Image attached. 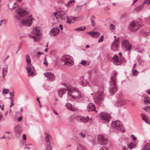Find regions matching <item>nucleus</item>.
Masks as SVG:
<instances>
[{
    "label": "nucleus",
    "mask_w": 150,
    "mask_h": 150,
    "mask_svg": "<svg viewBox=\"0 0 150 150\" xmlns=\"http://www.w3.org/2000/svg\"><path fill=\"white\" fill-rule=\"evenodd\" d=\"M16 13L19 16L26 17L21 21L22 25L29 26L31 25L33 22V18L30 12L28 11L21 8L17 9L16 10Z\"/></svg>",
    "instance_id": "obj_1"
},
{
    "label": "nucleus",
    "mask_w": 150,
    "mask_h": 150,
    "mask_svg": "<svg viewBox=\"0 0 150 150\" xmlns=\"http://www.w3.org/2000/svg\"><path fill=\"white\" fill-rule=\"evenodd\" d=\"M64 86H65L68 91L67 95L69 96H71L73 99H77L81 97V93L78 89L71 86H67L66 83Z\"/></svg>",
    "instance_id": "obj_2"
},
{
    "label": "nucleus",
    "mask_w": 150,
    "mask_h": 150,
    "mask_svg": "<svg viewBox=\"0 0 150 150\" xmlns=\"http://www.w3.org/2000/svg\"><path fill=\"white\" fill-rule=\"evenodd\" d=\"M117 75V73H115L111 77V79L110 80V90L111 93L113 94L116 93L118 90V87L116 83V80Z\"/></svg>",
    "instance_id": "obj_3"
},
{
    "label": "nucleus",
    "mask_w": 150,
    "mask_h": 150,
    "mask_svg": "<svg viewBox=\"0 0 150 150\" xmlns=\"http://www.w3.org/2000/svg\"><path fill=\"white\" fill-rule=\"evenodd\" d=\"M98 92L95 93L94 95V100L95 103L99 104L104 99L105 94L103 93V89L102 88Z\"/></svg>",
    "instance_id": "obj_4"
},
{
    "label": "nucleus",
    "mask_w": 150,
    "mask_h": 150,
    "mask_svg": "<svg viewBox=\"0 0 150 150\" xmlns=\"http://www.w3.org/2000/svg\"><path fill=\"white\" fill-rule=\"evenodd\" d=\"M26 62L28 65L26 67V69L29 76L32 75L35 72V68L30 63V59L29 55L27 54L25 56Z\"/></svg>",
    "instance_id": "obj_5"
},
{
    "label": "nucleus",
    "mask_w": 150,
    "mask_h": 150,
    "mask_svg": "<svg viewBox=\"0 0 150 150\" xmlns=\"http://www.w3.org/2000/svg\"><path fill=\"white\" fill-rule=\"evenodd\" d=\"M33 35H29V37L33 38L35 42L38 40L40 39L39 37L41 34V33L40 29L38 28H33L32 32Z\"/></svg>",
    "instance_id": "obj_6"
},
{
    "label": "nucleus",
    "mask_w": 150,
    "mask_h": 150,
    "mask_svg": "<svg viewBox=\"0 0 150 150\" xmlns=\"http://www.w3.org/2000/svg\"><path fill=\"white\" fill-rule=\"evenodd\" d=\"M61 61L64 62V64L68 66H71L74 63L72 57L68 55L63 56L61 58Z\"/></svg>",
    "instance_id": "obj_7"
},
{
    "label": "nucleus",
    "mask_w": 150,
    "mask_h": 150,
    "mask_svg": "<svg viewBox=\"0 0 150 150\" xmlns=\"http://www.w3.org/2000/svg\"><path fill=\"white\" fill-rule=\"evenodd\" d=\"M140 26V24L138 22L132 21L129 23L128 28L131 31H135L138 30Z\"/></svg>",
    "instance_id": "obj_8"
},
{
    "label": "nucleus",
    "mask_w": 150,
    "mask_h": 150,
    "mask_svg": "<svg viewBox=\"0 0 150 150\" xmlns=\"http://www.w3.org/2000/svg\"><path fill=\"white\" fill-rule=\"evenodd\" d=\"M112 126L119 131L124 132V129L123 128L122 123L118 120H116L112 123Z\"/></svg>",
    "instance_id": "obj_9"
},
{
    "label": "nucleus",
    "mask_w": 150,
    "mask_h": 150,
    "mask_svg": "<svg viewBox=\"0 0 150 150\" xmlns=\"http://www.w3.org/2000/svg\"><path fill=\"white\" fill-rule=\"evenodd\" d=\"M100 119L103 122H109L111 119L110 115L105 112H102L100 115Z\"/></svg>",
    "instance_id": "obj_10"
},
{
    "label": "nucleus",
    "mask_w": 150,
    "mask_h": 150,
    "mask_svg": "<svg viewBox=\"0 0 150 150\" xmlns=\"http://www.w3.org/2000/svg\"><path fill=\"white\" fill-rule=\"evenodd\" d=\"M123 59L122 58H120L119 59L116 54H115L111 60L112 62L117 65L121 64L123 62Z\"/></svg>",
    "instance_id": "obj_11"
},
{
    "label": "nucleus",
    "mask_w": 150,
    "mask_h": 150,
    "mask_svg": "<svg viewBox=\"0 0 150 150\" xmlns=\"http://www.w3.org/2000/svg\"><path fill=\"white\" fill-rule=\"evenodd\" d=\"M120 40V39L118 38L115 39L113 41L111 45V49L112 50L116 51L118 50Z\"/></svg>",
    "instance_id": "obj_12"
},
{
    "label": "nucleus",
    "mask_w": 150,
    "mask_h": 150,
    "mask_svg": "<svg viewBox=\"0 0 150 150\" xmlns=\"http://www.w3.org/2000/svg\"><path fill=\"white\" fill-rule=\"evenodd\" d=\"M98 143L101 145H105L107 143V139L104 136L100 135L98 136Z\"/></svg>",
    "instance_id": "obj_13"
},
{
    "label": "nucleus",
    "mask_w": 150,
    "mask_h": 150,
    "mask_svg": "<svg viewBox=\"0 0 150 150\" xmlns=\"http://www.w3.org/2000/svg\"><path fill=\"white\" fill-rule=\"evenodd\" d=\"M59 30L57 27H54L51 29L49 34L51 36H56L59 33Z\"/></svg>",
    "instance_id": "obj_14"
},
{
    "label": "nucleus",
    "mask_w": 150,
    "mask_h": 150,
    "mask_svg": "<svg viewBox=\"0 0 150 150\" xmlns=\"http://www.w3.org/2000/svg\"><path fill=\"white\" fill-rule=\"evenodd\" d=\"M44 74L50 81H53L55 79V76L51 72H46Z\"/></svg>",
    "instance_id": "obj_15"
},
{
    "label": "nucleus",
    "mask_w": 150,
    "mask_h": 150,
    "mask_svg": "<svg viewBox=\"0 0 150 150\" xmlns=\"http://www.w3.org/2000/svg\"><path fill=\"white\" fill-rule=\"evenodd\" d=\"M67 17L66 12L62 10L58 11V17L61 18L62 20H65Z\"/></svg>",
    "instance_id": "obj_16"
},
{
    "label": "nucleus",
    "mask_w": 150,
    "mask_h": 150,
    "mask_svg": "<svg viewBox=\"0 0 150 150\" xmlns=\"http://www.w3.org/2000/svg\"><path fill=\"white\" fill-rule=\"evenodd\" d=\"M87 110L88 112L95 111L97 112V111L96 110V107L94 104L92 103H89L87 106Z\"/></svg>",
    "instance_id": "obj_17"
},
{
    "label": "nucleus",
    "mask_w": 150,
    "mask_h": 150,
    "mask_svg": "<svg viewBox=\"0 0 150 150\" xmlns=\"http://www.w3.org/2000/svg\"><path fill=\"white\" fill-rule=\"evenodd\" d=\"M66 107L68 109L73 111H76L78 109L76 107L73 106L69 103H68L66 104Z\"/></svg>",
    "instance_id": "obj_18"
},
{
    "label": "nucleus",
    "mask_w": 150,
    "mask_h": 150,
    "mask_svg": "<svg viewBox=\"0 0 150 150\" xmlns=\"http://www.w3.org/2000/svg\"><path fill=\"white\" fill-rule=\"evenodd\" d=\"M46 136L45 137L44 142L45 144H50L51 140V136L48 133H45Z\"/></svg>",
    "instance_id": "obj_19"
},
{
    "label": "nucleus",
    "mask_w": 150,
    "mask_h": 150,
    "mask_svg": "<svg viewBox=\"0 0 150 150\" xmlns=\"http://www.w3.org/2000/svg\"><path fill=\"white\" fill-rule=\"evenodd\" d=\"M8 65L5 64L4 66V67L2 69V76L3 78H4L5 77V76L7 74L8 71Z\"/></svg>",
    "instance_id": "obj_20"
},
{
    "label": "nucleus",
    "mask_w": 150,
    "mask_h": 150,
    "mask_svg": "<svg viewBox=\"0 0 150 150\" xmlns=\"http://www.w3.org/2000/svg\"><path fill=\"white\" fill-rule=\"evenodd\" d=\"M14 131L15 133L20 135L21 132V129L19 125L16 126L14 128Z\"/></svg>",
    "instance_id": "obj_21"
},
{
    "label": "nucleus",
    "mask_w": 150,
    "mask_h": 150,
    "mask_svg": "<svg viewBox=\"0 0 150 150\" xmlns=\"http://www.w3.org/2000/svg\"><path fill=\"white\" fill-rule=\"evenodd\" d=\"M87 33L94 38H98L100 35V33L98 32H89Z\"/></svg>",
    "instance_id": "obj_22"
},
{
    "label": "nucleus",
    "mask_w": 150,
    "mask_h": 150,
    "mask_svg": "<svg viewBox=\"0 0 150 150\" xmlns=\"http://www.w3.org/2000/svg\"><path fill=\"white\" fill-rule=\"evenodd\" d=\"M142 116V119L147 123H148L150 124V122H148V117L145 114L144 115L142 114H141Z\"/></svg>",
    "instance_id": "obj_23"
},
{
    "label": "nucleus",
    "mask_w": 150,
    "mask_h": 150,
    "mask_svg": "<svg viewBox=\"0 0 150 150\" xmlns=\"http://www.w3.org/2000/svg\"><path fill=\"white\" fill-rule=\"evenodd\" d=\"M66 92V90L65 89H61L58 91V95L62 97V96Z\"/></svg>",
    "instance_id": "obj_24"
},
{
    "label": "nucleus",
    "mask_w": 150,
    "mask_h": 150,
    "mask_svg": "<svg viewBox=\"0 0 150 150\" xmlns=\"http://www.w3.org/2000/svg\"><path fill=\"white\" fill-rule=\"evenodd\" d=\"M80 120L83 123H86L89 120V118L88 116L83 117L80 118Z\"/></svg>",
    "instance_id": "obj_25"
},
{
    "label": "nucleus",
    "mask_w": 150,
    "mask_h": 150,
    "mask_svg": "<svg viewBox=\"0 0 150 150\" xmlns=\"http://www.w3.org/2000/svg\"><path fill=\"white\" fill-rule=\"evenodd\" d=\"M142 150H150V143L146 144L142 149Z\"/></svg>",
    "instance_id": "obj_26"
},
{
    "label": "nucleus",
    "mask_w": 150,
    "mask_h": 150,
    "mask_svg": "<svg viewBox=\"0 0 150 150\" xmlns=\"http://www.w3.org/2000/svg\"><path fill=\"white\" fill-rule=\"evenodd\" d=\"M75 1L74 0H70L67 3V4H65V6L67 7L71 6L73 3H74Z\"/></svg>",
    "instance_id": "obj_27"
},
{
    "label": "nucleus",
    "mask_w": 150,
    "mask_h": 150,
    "mask_svg": "<svg viewBox=\"0 0 150 150\" xmlns=\"http://www.w3.org/2000/svg\"><path fill=\"white\" fill-rule=\"evenodd\" d=\"M80 84L83 86H85L88 84V82L86 80H83L80 82Z\"/></svg>",
    "instance_id": "obj_28"
},
{
    "label": "nucleus",
    "mask_w": 150,
    "mask_h": 150,
    "mask_svg": "<svg viewBox=\"0 0 150 150\" xmlns=\"http://www.w3.org/2000/svg\"><path fill=\"white\" fill-rule=\"evenodd\" d=\"M144 103L145 104L148 103H150V98L148 96L145 97L144 100Z\"/></svg>",
    "instance_id": "obj_29"
},
{
    "label": "nucleus",
    "mask_w": 150,
    "mask_h": 150,
    "mask_svg": "<svg viewBox=\"0 0 150 150\" xmlns=\"http://www.w3.org/2000/svg\"><path fill=\"white\" fill-rule=\"evenodd\" d=\"M144 4H142L139 5V6L136 7L134 9L138 11L141 10L144 7Z\"/></svg>",
    "instance_id": "obj_30"
},
{
    "label": "nucleus",
    "mask_w": 150,
    "mask_h": 150,
    "mask_svg": "<svg viewBox=\"0 0 150 150\" xmlns=\"http://www.w3.org/2000/svg\"><path fill=\"white\" fill-rule=\"evenodd\" d=\"M136 146L135 143H131L127 145L128 147L130 149H132L134 148Z\"/></svg>",
    "instance_id": "obj_31"
},
{
    "label": "nucleus",
    "mask_w": 150,
    "mask_h": 150,
    "mask_svg": "<svg viewBox=\"0 0 150 150\" xmlns=\"http://www.w3.org/2000/svg\"><path fill=\"white\" fill-rule=\"evenodd\" d=\"M77 150H86L85 147L81 144H79L77 148Z\"/></svg>",
    "instance_id": "obj_32"
},
{
    "label": "nucleus",
    "mask_w": 150,
    "mask_h": 150,
    "mask_svg": "<svg viewBox=\"0 0 150 150\" xmlns=\"http://www.w3.org/2000/svg\"><path fill=\"white\" fill-rule=\"evenodd\" d=\"M86 29L85 26H83L81 27H80L79 28H75L74 30L77 31H83Z\"/></svg>",
    "instance_id": "obj_33"
},
{
    "label": "nucleus",
    "mask_w": 150,
    "mask_h": 150,
    "mask_svg": "<svg viewBox=\"0 0 150 150\" xmlns=\"http://www.w3.org/2000/svg\"><path fill=\"white\" fill-rule=\"evenodd\" d=\"M125 46L126 50L128 51L129 52L131 51V49L132 47L131 44L129 43L128 44H126Z\"/></svg>",
    "instance_id": "obj_34"
},
{
    "label": "nucleus",
    "mask_w": 150,
    "mask_h": 150,
    "mask_svg": "<svg viewBox=\"0 0 150 150\" xmlns=\"http://www.w3.org/2000/svg\"><path fill=\"white\" fill-rule=\"evenodd\" d=\"M121 43L122 45H125L126 44H129L128 41L127 40H122V41Z\"/></svg>",
    "instance_id": "obj_35"
},
{
    "label": "nucleus",
    "mask_w": 150,
    "mask_h": 150,
    "mask_svg": "<svg viewBox=\"0 0 150 150\" xmlns=\"http://www.w3.org/2000/svg\"><path fill=\"white\" fill-rule=\"evenodd\" d=\"M110 28L111 30H113L115 29V26L113 24H111L110 26Z\"/></svg>",
    "instance_id": "obj_36"
},
{
    "label": "nucleus",
    "mask_w": 150,
    "mask_h": 150,
    "mask_svg": "<svg viewBox=\"0 0 150 150\" xmlns=\"http://www.w3.org/2000/svg\"><path fill=\"white\" fill-rule=\"evenodd\" d=\"M11 5L10 4H9L8 5V8L10 9H13L15 8H16V6H15L14 5H16V3H15L13 4V6L12 7H10V5Z\"/></svg>",
    "instance_id": "obj_37"
},
{
    "label": "nucleus",
    "mask_w": 150,
    "mask_h": 150,
    "mask_svg": "<svg viewBox=\"0 0 150 150\" xmlns=\"http://www.w3.org/2000/svg\"><path fill=\"white\" fill-rule=\"evenodd\" d=\"M144 110L148 112H150V107H145L144 108Z\"/></svg>",
    "instance_id": "obj_38"
},
{
    "label": "nucleus",
    "mask_w": 150,
    "mask_h": 150,
    "mask_svg": "<svg viewBox=\"0 0 150 150\" xmlns=\"http://www.w3.org/2000/svg\"><path fill=\"white\" fill-rule=\"evenodd\" d=\"M144 4H147L148 5H149L150 4V0H144Z\"/></svg>",
    "instance_id": "obj_39"
},
{
    "label": "nucleus",
    "mask_w": 150,
    "mask_h": 150,
    "mask_svg": "<svg viewBox=\"0 0 150 150\" xmlns=\"http://www.w3.org/2000/svg\"><path fill=\"white\" fill-rule=\"evenodd\" d=\"M66 18L67 19L66 23L68 24H70L71 23V21L69 17L68 16H67V17Z\"/></svg>",
    "instance_id": "obj_40"
},
{
    "label": "nucleus",
    "mask_w": 150,
    "mask_h": 150,
    "mask_svg": "<svg viewBox=\"0 0 150 150\" xmlns=\"http://www.w3.org/2000/svg\"><path fill=\"white\" fill-rule=\"evenodd\" d=\"M9 91L8 89H4L3 91V93L6 94L8 93Z\"/></svg>",
    "instance_id": "obj_41"
},
{
    "label": "nucleus",
    "mask_w": 150,
    "mask_h": 150,
    "mask_svg": "<svg viewBox=\"0 0 150 150\" xmlns=\"http://www.w3.org/2000/svg\"><path fill=\"white\" fill-rule=\"evenodd\" d=\"M138 74L137 71L136 70H134L133 73V75L134 76H136Z\"/></svg>",
    "instance_id": "obj_42"
},
{
    "label": "nucleus",
    "mask_w": 150,
    "mask_h": 150,
    "mask_svg": "<svg viewBox=\"0 0 150 150\" xmlns=\"http://www.w3.org/2000/svg\"><path fill=\"white\" fill-rule=\"evenodd\" d=\"M48 145L47 147L46 150H51L52 149V147L50 145V144H47Z\"/></svg>",
    "instance_id": "obj_43"
},
{
    "label": "nucleus",
    "mask_w": 150,
    "mask_h": 150,
    "mask_svg": "<svg viewBox=\"0 0 150 150\" xmlns=\"http://www.w3.org/2000/svg\"><path fill=\"white\" fill-rule=\"evenodd\" d=\"M100 150H109L108 148L105 146H103L100 149Z\"/></svg>",
    "instance_id": "obj_44"
},
{
    "label": "nucleus",
    "mask_w": 150,
    "mask_h": 150,
    "mask_svg": "<svg viewBox=\"0 0 150 150\" xmlns=\"http://www.w3.org/2000/svg\"><path fill=\"white\" fill-rule=\"evenodd\" d=\"M91 22L92 26L93 27H95L96 25V24L94 21V20H91Z\"/></svg>",
    "instance_id": "obj_45"
},
{
    "label": "nucleus",
    "mask_w": 150,
    "mask_h": 150,
    "mask_svg": "<svg viewBox=\"0 0 150 150\" xmlns=\"http://www.w3.org/2000/svg\"><path fill=\"white\" fill-rule=\"evenodd\" d=\"M104 39V36L103 35H102L100 38V39L98 40V42H101L103 41Z\"/></svg>",
    "instance_id": "obj_46"
},
{
    "label": "nucleus",
    "mask_w": 150,
    "mask_h": 150,
    "mask_svg": "<svg viewBox=\"0 0 150 150\" xmlns=\"http://www.w3.org/2000/svg\"><path fill=\"white\" fill-rule=\"evenodd\" d=\"M81 64L82 65H85L86 64V62L85 60H83L81 62Z\"/></svg>",
    "instance_id": "obj_47"
},
{
    "label": "nucleus",
    "mask_w": 150,
    "mask_h": 150,
    "mask_svg": "<svg viewBox=\"0 0 150 150\" xmlns=\"http://www.w3.org/2000/svg\"><path fill=\"white\" fill-rule=\"evenodd\" d=\"M44 64H45L47 66L48 65L47 60L46 59V57H45L44 58Z\"/></svg>",
    "instance_id": "obj_48"
},
{
    "label": "nucleus",
    "mask_w": 150,
    "mask_h": 150,
    "mask_svg": "<svg viewBox=\"0 0 150 150\" xmlns=\"http://www.w3.org/2000/svg\"><path fill=\"white\" fill-rule=\"evenodd\" d=\"M131 137L134 140H135L137 139V138L133 135H131Z\"/></svg>",
    "instance_id": "obj_49"
},
{
    "label": "nucleus",
    "mask_w": 150,
    "mask_h": 150,
    "mask_svg": "<svg viewBox=\"0 0 150 150\" xmlns=\"http://www.w3.org/2000/svg\"><path fill=\"white\" fill-rule=\"evenodd\" d=\"M123 104V103L121 101H119L118 102L117 105L118 106H119L120 105H121Z\"/></svg>",
    "instance_id": "obj_50"
},
{
    "label": "nucleus",
    "mask_w": 150,
    "mask_h": 150,
    "mask_svg": "<svg viewBox=\"0 0 150 150\" xmlns=\"http://www.w3.org/2000/svg\"><path fill=\"white\" fill-rule=\"evenodd\" d=\"M80 134L82 137L83 138H84L85 137V134L84 133H80Z\"/></svg>",
    "instance_id": "obj_51"
},
{
    "label": "nucleus",
    "mask_w": 150,
    "mask_h": 150,
    "mask_svg": "<svg viewBox=\"0 0 150 150\" xmlns=\"http://www.w3.org/2000/svg\"><path fill=\"white\" fill-rule=\"evenodd\" d=\"M23 140H26V135L25 134H23Z\"/></svg>",
    "instance_id": "obj_52"
},
{
    "label": "nucleus",
    "mask_w": 150,
    "mask_h": 150,
    "mask_svg": "<svg viewBox=\"0 0 150 150\" xmlns=\"http://www.w3.org/2000/svg\"><path fill=\"white\" fill-rule=\"evenodd\" d=\"M54 14L55 16H57V17H58V11L54 13Z\"/></svg>",
    "instance_id": "obj_53"
},
{
    "label": "nucleus",
    "mask_w": 150,
    "mask_h": 150,
    "mask_svg": "<svg viewBox=\"0 0 150 150\" xmlns=\"http://www.w3.org/2000/svg\"><path fill=\"white\" fill-rule=\"evenodd\" d=\"M122 150H128V149L126 147L122 146Z\"/></svg>",
    "instance_id": "obj_54"
},
{
    "label": "nucleus",
    "mask_w": 150,
    "mask_h": 150,
    "mask_svg": "<svg viewBox=\"0 0 150 150\" xmlns=\"http://www.w3.org/2000/svg\"><path fill=\"white\" fill-rule=\"evenodd\" d=\"M59 27L61 30H62L63 29V25L62 24L59 25Z\"/></svg>",
    "instance_id": "obj_55"
},
{
    "label": "nucleus",
    "mask_w": 150,
    "mask_h": 150,
    "mask_svg": "<svg viewBox=\"0 0 150 150\" xmlns=\"http://www.w3.org/2000/svg\"><path fill=\"white\" fill-rule=\"evenodd\" d=\"M95 19V16H92L91 18V20H94Z\"/></svg>",
    "instance_id": "obj_56"
},
{
    "label": "nucleus",
    "mask_w": 150,
    "mask_h": 150,
    "mask_svg": "<svg viewBox=\"0 0 150 150\" xmlns=\"http://www.w3.org/2000/svg\"><path fill=\"white\" fill-rule=\"evenodd\" d=\"M53 112L55 114L57 115L58 114V113H57V112L56 111H55V110H53Z\"/></svg>",
    "instance_id": "obj_57"
},
{
    "label": "nucleus",
    "mask_w": 150,
    "mask_h": 150,
    "mask_svg": "<svg viewBox=\"0 0 150 150\" xmlns=\"http://www.w3.org/2000/svg\"><path fill=\"white\" fill-rule=\"evenodd\" d=\"M22 118L21 117H18V121H20L22 120Z\"/></svg>",
    "instance_id": "obj_58"
},
{
    "label": "nucleus",
    "mask_w": 150,
    "mask_h": 150,
    "mask_svg": "<svg viewBox=\"0 0 150 150\" xmlns=\"http://www.w3.org/2000/svg\"><path fill=\"white\" fill-rule=\"evenodd\" d=\"M13 105V100L11 101V104L10 105V107L11 108V106Z\"/></svg>",
    "instance_id": "obj_59"
},
{
    "label": "nucleus",
    "mask_w": 150,
    "mask_h": 150,
    "mask_svg": "<svg viewBox=\"0 0 150 150\" xmlns=\"http://www.w3.org/2000/svg\"><path fill=\"white\" fill-rule=\"evenodd\" d=\"M9 57V56H6V58L5 59H4V60H3V61L5 62L6 60Z\"/></svg>",
    "instance_id": "obj_60"
},
{
    "label": "nucleus",
    "mask_w": 150,
    "mask_h": 150,
    "mask_svg": "<svg viewBox=\"0 0 150 150\" xmlns=\"http://www.w3.org/2000/svg\"><path fill=\"white\" fill-rule=\"evenodd\" d=\"M119 56H120V58H121V57L122 56V53L121 52H119Z\"/></svg>",
    "instance_id": "obj_61"
},
{
    "label": "nucleus",
    "mask_w": 150,
    "mask_h": 150,
    "mask_svg": "<svg viewBox=\"0 0 150 150\" xmlns=\"http://www.w3.org/2000/svg\"><path fill=\"white\" fill-rule=\"evenodd\" d=\"M77 8H81V6H79L78 5H77L76 6Z\"/></svg>",
    "instance_id": "obj_62"
},
{
    "label": "nucleus",
    "mask_w": 150,
    "mask_h": 150,
    "mask_svg": "<svg viewBox=\"0 0 150 150\" xmlns=\"http://www.w3.org/2000/svg\"><path fill=\"white\" fill-rule=\"evenodd\" d=\"M14 92L13 91V93H10V96H14V94H13V93H14Z\"/></svg>",
    "instance_id": "obj_63"
},
{
    "label": "nucleus",
    "mask_w": 150,
    "mask_h": 150,
    "mask_svg": "<svg viewBox=\"0 0 150 150\" xmlns=\"http://www.w3.org/2000/svg\"><path fill=\"white\" fill-rule=\"evenodd\" d=\"M4 105H2V107L1 108V109L2 110H3L4 109Z\"/></svg>",
    "instance_id": "obj_64"
}]
</instances>
